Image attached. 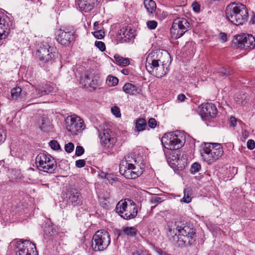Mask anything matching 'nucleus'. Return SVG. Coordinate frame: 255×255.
Returning a JSON list of instances; mask_svg holds the SVG:
<instances>
[{"instance_id": "obj_14", "label": "nucleus", "mask_w": 255, "mask_h": 255, "mask_svg": "<svg viewBox=\"0 0 255 255\" xmlns=\"http://www.w3.org/2000/svg\"><path fill=\"white\" fill-rule=\"evenodd\" d=\"M16 248V255H38L35 245L29 241L17 242Z\"/></svg>"}, {"instance_id": "obj_40", "label": "nucleus", "mask_w": 255, "mask_h": 255, "mask_svg": "<svg viewBox=\"0 0 255 255\" xmlns=\"http://www.w3.org/2000/svg\"><path fill=\"white\" fill-rule=\"evenodd\" d=\"M201 169V165L197 162L194 163L191 166L192 173H197Z\"/></svg>"}, {"instance_id": "obj_39", "label": "nucleus", "mask_w": 255, "mask_h": 255, "mask_svg": "<svg viewBox=\"0 0 255 255\" xmlns=\"http://www.w3.org/2000/svg\"><path fill=\"white\" fill-rule=\"evenodd\" d=\"M146 25L150 29H154L157 26V22L155 20H149L146 22Z\"/></svg>"}, {"instance_id": "obj_30", "label": "nucleus", "mask_w": 255, "mask_h": 255, "mask_svg": "<svg viewBox=\"0 0 255 255\" xmlns=\"http://www.w3.org/2000/svg\"><path fill=\"white\" fill-rule=\"evenodd\" d=\"M114 58L119 65L121 66H127L129 64V60L128 58H124L118 54L114 56Z\"/></svg>"}, {"instance_id": "obj_44", "label": "nucleus", "mask_w": 255, "mask_h": 255, "mask_svg": "<svg viewBox=\"0 0 255 255\" xmlns=\"http://www.w3.org/2000/svg\"><path fill=\"white\" fill-rule=\"evenodd\" d=\"M112 113L116 117L118 118L121 117V112L120 109L117 107H114L111 109Z\"/></svg>"}, {"instance_id": "obj_9", "label": "nucleus", "mask_w": 255, "mask_h": 255, "mask_svg": "<svg viewBox=\"0 0 255 255\" xmlns=\"http://www.w3.org/2000/svg\"><path fill=\"white\" fill-rule=\"evenodd\" d=\"M65 121L67 130L73 135H78L85 128L83 120L75 115L68 116Z\"/></svg>"}, {"instance_id": "obj_41", "label": "nucleus", "mask_w": 255, "mask_h": 255, "mask_svg": "<svg viewBox=\"0 0 255 255\" xmlns=\"http://www.w3.org/2000/svg\"><path fill=\"white\" fill-rule=\"evenodd\" d=\"M74 149V145L72 142H68L65 145V150L68 153H71Z\"/></svg>"}, {"instance_id": "obj_57", "label": "nucleus", "mask_w": 255, "mask_h": 255, "mask_svg": "<svg viewBox=\"0 0 255 255\" xmlns=\"http://www.w3.org/2000/svg\"><path fill=\"white\" fill-rule=\"evenodd\" d=\"M160 255H168L166 253L160 251Z\"/></svg>"}, {"instance_id": "obj_49", "label": "nucleus", "mask_w": 255, "mask_h": 255, "mask_svg": "<svg viewBox=\"0 0 255 255\" xmlns=\"http://www.w3.org/2000/svg\"><path fill=\"white\" fill-rule=\"evenodd\" d=\"M148 126L151 128H154L157 125V122L154 119L151 118L148 121Z\"/></svg>"}, {"instance_id": "obj_46", "label": "nucleus", "mask_w": 255, "mask_h": 255, "mask_svg": "<svg viewBox=\"0 0 255 255\" xmlns=\"http://www.w3.org/2000/svg\"><path fill=\"white\" fill-rule=\"evenodd\" d=\"M84 152V149L81 146H77L76 148L75 155L79 156L82 155Z\"/></svg>"}, {"instance_id": "obj_2", "label": "nucleus", "mask_w": 255, "mask_h": 255, "mask_svg": "<svg viewBox=\"0 0 255 255\" xmlns=\"http://www.w3.org/2000/svg\"><path fill=\"white\" fill-rule=\"evenodd\" d=\"M226 16L233 24L241 25L247 20L248 12L245 5L231 3L226 7Z\"/></svg>"}, {"instance_id": "obj_22", "label": "nucleus", "mask_w": 255, "mask_h": 255, "mask_svg": "<svg viewBox=\"0 0 255 255\" xmlns=\"http://www.w3.org/2000/svg\"><path fill=\"white\" fill-rule=\"evenodd\" d=\"M39 125L41 129L47 131L51 128V124L49 119L46 115H43L39 120Z\"/></svg>"}, {"instance_id": "obj_37", "label": "nucleus", "mask_w": 255, "mask_h": 255, "mask_svg": "<svg viewBox=\"0 0 255 255\" xmlns=\"http://www.w3.org/2000/svg\"><path fill=\"white\" fill-rule=\"evenodd\" d=\"M94 36L98 39H102L104 38L105 36V32L103 30H96L93 33Z\"/></svg>"}, {"instance_id": "obj_48", "label": "nucleus", "mask_w": 255, "mask_h": 255, "mask_svg": "<svg viewBox=\"0 0 255 255\" xmlns=\"http://www.w3.org/2000/svg\"><path fill=\"white\" fill-rule=\"evenodd\" d=\"M247 147L250 149H253L255 148V142L254 140L250 139L248 141Z\"/></svg>"}, {"instance_id": "obj_27", "label": "nucleus", "mask_w": 255, "mask_h": 255, "mask_svg": "<svg viewBox=\"0 0 255 255\" xmlns=\"http://www.w3.org/2000/svg\"><path fill=\"white\" fill-rule=\"evenodd\" d=\"M131 31L132 29L131 28H128L127 27H124L119 31L118 34L122 38H127L128 39H129L133 36Z\"/></svg>"}, {"instance_id": "obj_53", "label": "nucleus", "mask_w": 255, "mask_h": 255, "mask_svg": "<svg viewBox=\"0 0 255 255\" xmlns=\"http://www.w3.org/2000/svg\"><path fill=\"white\" fill-rule=\"evenodd\" d=\"M193 9L195 11H196V12L199 11L200 7L198 4H197V3L193 4Z\"/></svg>"}, {"instance_id": "obj_36", "label": "nucleus", "mask_w": 255, "mask_h": 255, "mask_svg": "<svg viewBox=\"0 0 255 255\" xmlns=\"http://www.w3.org/2000/svg\"><path fill=\"white\" fill-rule=\"evenodd\" d=\"M218 73L221 76H227L232 73V71L230 68L226 69L224 67H221L218 69Z\"/></svg>"}, {"instance_id": "obj_47", "label": "nucleus", "mask_w": 255, "mask_h": 255, "mask_svg": "<svg viewBox=\"0 0 255 255\" xmlns=\"http://www.w3.org/2000/svg\"><path fill=\"white\" fill-rule=\"evenodd\" d=\"M76 166L78 168H82L85 166L86 162L84 159H79L75 162Z\"/></svg>"}, {"instance_id": "obj_24", "label": "nucleus", "mask_w": 255, "mask_h": 255, "mask_svg": "<svg viewBox=\"0 0 255 255\" xmlns=\"http://www.w3.org/2000/svg\"><path fill=\"white\" fill-rule=\"evenodd\" d=\"M69 203L74 206L79 205L81 203V195L77 191L74 190L71 192L69 197Z\"/></svg>"}, {"instance_id": "obj_6", "label": "nucleus", "mask_w": 255, "mask_h": 255, "mask_svg": "<svg viewBox=\"0 0 255 255\" xmlns=\"http://www.w3.org/2000/svg\"><path fill=\"white\" fill-rule=\"evenodd\" d=\"M111 243L109 233L106 230H99L93 237L92 247L95 251H102L106 249Z\"/></svg>"}, {"instance_id": "obj_43", "label": "nucleus", "mask_w": 255, "mask_h": 255, "mask_svg": "<svg viewBox=\"0 0 255 255\" xmlns=\"http://www.w3.org/2000/svg\"><path fill=\"white\" fill-rule=\"evenodd\" d=\"M6 139V132L5 130L0 128V144L3 142Z\"/></svg>"}, {"instance_id": "obj_13", "label": "nucleus", "mask_w": 255, "mask_h": 255, "mask_svg": "<svg viewBox=\"0 0 255 255\" xmlns=\"http://www.w3.org/2000/svg\"><path fill=\"white\" fill-rule=\"evenodd\" d=\"M99 137L101 144L106 148L113 147L117 142L115 132L109 128L102 130L99 133Z\"/></svg>"}, {"instance_id": "obj_23", "label": "nucleus", "mask_w": 255, "mask_h": 255, "mask_svg": "<svg viewBox=\"0 0 255 255\" xmlns=\"http://www.w3.org/2000/svg\"><path fill=\"white\" fill-rule=\"evenodd\" d=\"M120 164L124 165L126 164V166L134 168L135 166H140L135 158L131 155H126L124 159L122 160Z\"/></svg>"}, {"instance_id": "obj_8", "label": "nucleus", "mask_w": 255, "mask_h": 255, "mask_svg": "<svg viewBox=\"0 0 255 255\" xmlns=\"http://www.w3.org/2000/svg\"><path fill=\"white\" fill-rule=\"evenodd\" d=\"M35 163L39 170L52 173L56 167L55 159L50 155L41 153L36 156Z\"/></svg>"}, {"instance_id": "obj_15", "label": "nucleus", "mask_w": 255, "mask_h": 255, "mask_svg": "<svg viewBox=\"0 0 255 255\" xmlns=\"http://www.w3.org/2000/svg\"><path fill=\"white\" fill-rule=\"evenodd\" d=\"M56 40L63 45H68L75 39L74 32L69 29H59L56 33Z\"/></svg>"}, {"instance_id": "obj_17", "label": "nucleus", "mask_w": 255, "mask_h": 255, "mask_svg": "<svg viewBox=\"0 0 255 255\" xmlns=\"http://www.w3.org/2000/svg\"><path fill=\"white\" fill-rule=\"evenodd\" d=\"M158 55L156 53H151L148 54L146 58L145 67L147 70L151 75L157 76V70L159 66L157 59Z\"/></svg>"}, {"instance_id": "obj_55", "label": "nucleus", "mask_w": 255, "mask_h": 255, "mask_svg": "<svg viewBox=\"0 0 255 255\" xmlns=\"http://www.w3.org/2000/svg\"><path fill=\"white\" fill-rule=\"evenodd\" d=\"M168 14L167 12L163 11L162 13L161 17L163 19L166 18L168 16Z\"/></svg>"}, {"instance_id": "obj_33", "label": "nucleus", "mask_w": 255, "mask_h": 255, "mask_svg": "<svg viewBox=\"0 0 255 255\" xmlns=\"http://www.w3.org/2000/svg\"><path fill=\"white\" fill-rule=\"evenodd\" d=\"M192 192L190 189H186L184 191V197L181 200V202L189 203L191 201Z\"/></svg>"}, {"instance_id": "obj_28", "label": "nucleus", "mask_w": 255, "mask_h": 255, "mask_svg": "<svg viewBox=\"0 0 255 255\" xmlns=\"http://www.w3.org/2000/svg\"><path fill=\"white\" fill-rule=\"evenodd\" d=\"M123 91L127 94L134 95L137 92V87L129 83H126L123 87Z\"/></svg>"}, {"instance_id": "obj_19", "label": "nucleus", "mask_w": 255, "mask_h": 255, "mask_svg": "<svg viewBox=\"0 0 255 255\" xmlns=\"http://www.w3.org/2000/svg\"><path fill=\"white\" fill-rule=\"evenodd\" d=\"M160 62L162 63L163 72L160 77L165 75L168 71V68L171 63V57L169 53L165 50H162L160 52Z\"/></svg>"}, {"instance_id": "obj_54", "label": "nucleus", "mask_w": 255, "mask_h": 255, "mask_svg": "<svg viewBox=\"0 0 255 255\" xmlns=\"http://www.w3.org/2000/svg\"><path fill=\"white\" fill-rule=\"evenodd\" d=\"M133 255H149L147 253L144 252L138 251L135 253Z\"/></svg>"}, {"instance_id": "obj_29", "label": "nucleus", "mask_w": 255, "mask_h": 255, "mask_svg": "<svg viewBox=\"0 0 255 255\" xmlns=\"http://www.w3.org/2000/svg\"><path fill=\"white\" fill-rule=\"evenodd\" d=\"M32 92L30 94V100L37 99L43 96L44 92H42L41 86L38 85L36 87H34L31 91Z\"/></svg>"}, {"instance_id": "obj_26", "label": "nucleus", "mask_w": 255, "mask_h": 255, "mask_svg": "<svg viewBox=\"0 0 255 255\" xmlns=\"http://www.w3.org/2000/svg\"><path fill=\"white\" fill-rule=\"evenodd\" d=\"M143 4L144 7L148 13L152 14L155 12L156 5L154 1L153 0H144Z\"/></svg>"}, {"instance_id": "obj_20", "label": "nucleus", "mask_w": 255, "mask_h": 255, "mask_svg": "<svg viewBox=\"0 0 255 255\" xmlns=\"http://www.w3.org/2000/svg\"><path fill=\"white\" fill-rule=\"evenodd\" d=\"M98 0H77V4L81 10L88 12L92 10L97 4Z\"/></svg>"}, {"instance_id": "obj_35", "label": "nucleus", "mask_w": 255, "mask_h": 255, "mask_svg": "<svg viewBox=\"0 0 255 255\" xmlns=\"http://www.w3.org/2000/svg\"><path fill=\"white\" fill-rule=\"evenodd\" d=\"M41 90L42 92H44V94H43V96H44L52 93L54 90V88L51 85L46 84L44 86H41Z\"/></svg>"}, {"instance_id": "obj_32", "label": "nucleus", "mask_w": 255, "mask_h": 255, "mask_svg": "<svg viewBox=\"0 0 255 255\" xmlns=\"http://www.w3.org/2000/svg\"><path fill=\"white\" fill-rule=\"evenodd\" d=\"M146 127V122L144 119L137 120L135 124V128L138 131H142Z\"/></svg>"}, {"instance_id": "obj_31", "label": "nucleus", "mask_w": 255, "mask_h": 255, "mask_svg": "<svg viewBox=\"0 0 255 255\" xmlns=\"http://www.w3.org/2000/svg\"><path fill=\"white\" fill-rule=\"evenodd\" d=\"M22 89L19 87L13 88L11 90V97L13 100H17L21 97Z\"/></svg>"}, {"instance_id": "obj_21", "label": "nucleus", "mask_w": 255, "mask_h": 255, "mask_svg": "<svg viewBox=\"0 0 255 255\" xmlns=\"http://www.w3.org/2000/svg\"><path fill=\"white\" fill-rule=\"evenodd\" d=\"M9 33L8 22L0 16V39L5 38Z\"/></svg>"}, {"instance_id": "obj_45", "label": "nucleus", "mask_w": 255, "mask_h": 255, "mask_svg": "<svg viewBox=\"0 0 255 255\" xmlns=\"http://www.w3.org/2000/svg\"><path fill=\"white\" fill-rule=\"evenodd\" d=\"M95 45L101 51H104L106 49L105 43L102 41H96Z\"/></svg>"}, {"instance_id": "obj_34", "label": "nucleus", "mask_w": 255, "mask_h": 255, "mask_svg": "<svg viewBox=\"0 0 255 255\" xmlns=\"http://www.w3.org/2000/svg\"><path fill=\"white\" fill-rule=\"evenodd\" d=\"M118 82L119 79L117 77L112 76H108L106 81L107 84L110 87L116 86Z\"/></svg>"}, {"instance_id": "obj_1", "label": "nucleus", "mask_w": 255, "mask_h": 255, "mask_svg": "<svg viewBox=\"0 0 255 255\" xmlns=\"http://www.w3.org/2000/svg\"><path fill=\"white\" fill-rule=\"evenodd\" d=\"M169 236L173 241L179 246H188L192 244L195 241L196 233L192 227L180 222L171 223L169 225Z\"/></svg>"}, {"instance_id": "obj_50", "label": "nucleus", "mask_w": 255, "mask_h": 255, "mask_svg": "<svg viewBox=\"0 0 255 255\" xmlns=\"http://www.w3.org/2000/svg\"><path fill=\"white\" fill-rule=\"evenodd\" d=\"M219 39L223 42H226L227 40V34L225 33L221 32L219 35Z\"/></svg>"}, {"instance_id": "obj_52", "label": "nucleus", "mask_w": 255, "mask_h": 255, "mask_svg": "<svg viewBox=\"0 0 255 255\" xmlns=\"http://www.w3.org/2000/svg\"><path fill=\"white\" fill-rule=\"evenodd\" d=\"M186 98L185 95L183 94H180L178 95L177 99L180 102H183Z\"/></svg>"}, {"instance_id": "obj_3", "label": "nucleus", "mask_w": 255, "mask_h": 255, "mask_svg": "<svg viewBox=\"0 0 255 255\" xmlns=\"http://www.w3.org/2000/svg\"><path fill=\"white\" fill-rule=\"evenodd\" d=\"M221 144L218 143H204L201 146L200 154L203 160L208 164H212L219 160L223 154Z\"/></svg>"}, {"instance_id": "obj_11", "label": "nucleus", "mask_w": 255, "mask_h": 255, "mask_svg": "<svg viewBox=\"0 0 255 255\" xmlns=\"http://www.w3.org/2000/svg\"><path fill=\"white\" fill-rule=\"evenodd\" d=\"M36 55L40 61L48 62L56 59L58 53L55 47L47 43L43 44L37 50Z\"/></svg>"}, {"instance_id": "obj_25", "label": "nucleus", "mask_w": 255, "mask_h": 255, "mask_svg": "<svg viewBox=\"0 0 255 255\" xmlns=\"http://www.w3.org/2000/svg\"><path fill=\"white\" fill-rule=\"evenodd\" d=\"M137 229L134 227H125L121 231L120 235H125L128 237H133L136 235Z\"/></svg>"}, {"instance_id": "obj_7", "label": "nucleus", "mask_w": 255, "mask_h": 255, "mask_svg": "<svg viewBox=\"0 0 255 255\" xmlns=\"http://www.w3.org/2000/svg\"><path fill=\"white\" fill-rule=\"evenodd\" d=\"M166 160L171 168L182 169L187 164V159L180 151L170 150L165 152Z\"/></svg>"}, {"instance_id": "obj_12", "label": "nucleus", "mask_w": 255, "mask_h": 255, "mask_svg": "<svg viewBox=\"0 0 255 255\" xmlns=\"http://www.w3.org/2000/svg\"><path fill=\"white\" fill-rule=\"evenodd\" d=\"M190 26V23L184 17H179L175 19L170 29V33L172 38L178 39L182 36L187 31Z\"/></svg>"}, {"instance_id": "obj_18", "label": "nucleus", "mask_w": 255, "mask_h": 255, "mask_svg": "<svg viewBox=\"0 0 255 255\" xmlns=\"http://www.w3.org/2000/svg\"><path fill=\"white\" fill-rule=\"evenodd\" d=\"M217 114V109L214 104L206 103L202 105L200 114L204 120L207 121L214 118Z\"/></svg>"}, {"instance_id": "obj_16", "label": "nucleus", "mask_w": 255, "mask_h": 255, "mask_svg": "<svg viewBox=\"0 0 255 255\" xmlns=\"http://www.w3.org/2000/svg\"><path fill=\"white\" fill-rule=\"evenodd\" d=\"M141 166L129 167L120 164V172L127 179H135L142 173Z\"/></svg>"}, {"instance_id": "obj_51", "label": "nucleus", "mask_w": 255, "mask_h": 255, "mask_svg": "<svg viewBox=\"0 0 255 255\" xmlns=\"http://www.w3.org/2000/svg\"><path fill=\"white\" fill-rule=\"evenodd\" d=\"M230 122L231 126H232L234 127L235 126V125L236 124L237 120L235 117H232L230 118Z\"/></svg>"}, {"instance_id": "obj_4", "label": "nucleus", "mask_w": 255, "mask_h": 255, "mask_svg": "<svg viewBox=\"0 0 255 255\" xmlns=\"http://www.w3.org/2000/svg\"><path fill=\"white\" fill-rule=\"evenodd\" d=\"M163 146L170 150L181 148L185 142V135L180 131H175L164 134L161 139Z\"/></svg>"}, {"instance_id": "obj_58", "label": "nucleus", "mask_w": 255, "mask_h": 255, "mask_svg": "<svg viewBox=\"0 0 255 255\" xmlns=\"http://www.w3.org/2000/svg\"><path fill=\"white\" fill-rule=\"evenodd\" d=\"M237 102H238L239 104H240L242 103L243 101L240 102V101L237 100Z\"/></svg>"}, {"instance_id": "obj_38", "label": "nucleus", "mask_w": 255, "mask_h": 255, "mask_svg": "<svg viewBox=\"0 0 255 255\" xmlns=\"http://www.w3.org/2000/svg\"><path fill=\"white\" fill-rule=\"evenodd\" d=\"M150 202L153 205L151 207V210H152L153 208L156 207L159 203V198L157 196H153L150 199Z\"/></svg>"}, {"instance_id": "obj_10", "label": "nucleus", "mask_w": 255, "mask_h": 255, "mask_svg": "<svg viewBox=\"0 0 255 255\" xmlns=\"http://www.w3.org/2000/svg\"><path fill=\"white\" fill-rule=\"evenodd\" d=\"M233 42L238 48L245 50H250L255 47V38L250 34L243 33L237 35Z\"/></svg>"}, {"instance_id": "obj_5", "label": "nucleus", "mask_w": 255, "mask_h": 255, "mask_svg": "<svg viewBox=\"0 0 255 255\" xmlns=\"http://www.w3.org/2000/svg\"><path fill=\"white\" fill-rule=\"evenodd\" d=\"M116 212L124 219L129 220L136 216L137 209L132 200L126 199L117 204Z\"/></svg>"}, {"instance_id": "obj_56", "label": "nucleus", "mask_w": 255, "mask_h": 255, "mask_svg": "<svg viewBox=\"0 0 255 255\" xmlns=\"http://www.w3.org/2000/svg\"><path fill=\"white\" fill-rule=\"evenodd\" d=\"M99 25V22L98 21H96L94 22V28L95 30H97L98 29L97 28V26Z\"/></svg>"}, {"instance_id": "obj_42", "label": "nucleus", "mask_w": 255, "mask_h": 255, "mask_svg": "<svg viewBox=\"0 0 255 255\" xmlns=\"http://www.w3.org/2000/svg\"><path fill=\"white\" fill-rule=\"evenodd\" d=\"M49 144L51 148L54 150H58L60 148V145L56 140H51L49 142Z\"/></svg>"}]
</instances>
